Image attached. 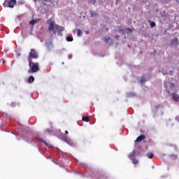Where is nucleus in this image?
Here are the masks:
<instances>
[{
	"label": "nucleus",
	"mask_w": 179,
	"mask_h": 179,
	"mask_svg": "<svg viewBox=\"0 0 179 179\" xmlns=\"http://www.w3.org/2000/svg\"><path fill=\"white\" fill-rule=\"evenodd\" d=\"M170 157H172L173 159H176L178 156L177 155L172 154L170 155Z\"/></svg>",
	"instance_id": "6ab92c4d"
},
{
	"label": "nucleus",
	"mask_w": 179,
	"mask_h": 179,
	"mask_svg": "<svg viewBox=\"0 0 179 179\" xmlns=\"http://www.w3.org/2000/svg\"><path fill=\"white\" fill-rule=\"evenodd\" d=\"M145 82H146V78H145V77H141V83L142 85H143V83H145Z\"/></svg>",
	"instance_id": "f3484780"
},
{
	"label": "nucleus",
	"mask_w": 179,
	"mask_h": 179,
	"mask_svg": "<svg viewBox=\"0 0 179 179\" xmlns=\"http://www.w3.org/2000/svg\"><path fill=\"white\" fill-rule=\"evenodd\" d=\"M127 30H128V31H129V33H132V31H134V29H131V28H127Z\"/></svg>",
	"instance_id": "412c9836"
},
{
	"label": "nucleus",
	"mask_w": 179,
	"mask_h": 179,
	"mask_svg": "<svg viewBox=\"0 0 179 179\" xmlns=\"http://www.w3.org/2000/svg\"><path fill=\"white\" fill-rule=\"evenodd\" d=\"M66 41H69V42L73 41V37H72V36H67Z\"/></svg>",
	"instance_id": "dca6fc26"
},
{
	"label": "nucleus",
	"mask_w": 179,
	"mask_h": 179,
	"mask_svg": "<svg viewBox=\"0 0 179 179\" xmlns=\"http://www.w3.org/2000/svg\"><path fill=\"white\" fill-rule=\"evenodd\" d=\"M38 58V53L34 49H31L29 56H28V62L33 61V59H37Z\"/></svg>",
	"instance_id": "f03ea898"
},
{
	"label": "nucleus",
	"mask_w": 179,
	"mask_h": 179,
	"mask_svg": "<svg viewBox=\"0 0 179 179\" xmlns=\"http://www.w3.org/2000/svg\"><path fill=\"white\" fill-rule=\"evenodd\" d=\"M37 23V21L36 20H32L29 22V24H31V26H34Z\"/></svg>",
	"instance_id": "f8f14e48"
},
{
	"label": "nucleus",
	"mask_w": 179,
	"mask_h": 179,
	"mask_svg": "<svg viewBox=\"0 0 179 179\" xmlns=\"http://www.w3.org/2000/svg\"><path fill=\"white\" fill-rule=\"evenodd\" d=\"M29 83H33L34 82V78L32 76H30L28 78Z\"/></svg>",
	"instance_id": "1a4fd4ad"
},
{
	"label": "nucleus",
	"mask_w": 179,
	"mask_h": 179,
	"mask_svg": "<svg viewBox=\"0 0 179 179\" xmlns=\"http://www.w3.org/2000/svg\"><path fill=\"white\" fill-rule=\"evenodd\" d=\"M147 157H148V159H153V156H155V155L152 152H148L146 155Z\"/></svg>",
	"instance_id": "9d476101"
},
{
	"label": "nucleus",
	"mask_w": 179,
	"mask_h": 179,
	"mask_svg": "<svg viewBox=\"0 0 179 179\" xmlns=\"http://www.w3.org/2000/svg\"><path fill=\"white\" fill-rule=\"evenodd\" d=\"M16 0H4V3H3V6L4 8H14L15 5H16Z\"/></svg>",
	"instance_id": "7ed1b4c3"
},
{
	"label": "nucleus",
	"mask_w": 179,
	"mask_h": 179,
	"mask_svg": "<svg viewBox=\"0 0 179 179\" xmlns=\"http://www.w3.org/2000/svg\"><path fill=\"white\" fill-rule=\"evenodd\" d=\"M40 141L42 142L43 143H45V145H46V146H48V148H52V145H48V143H47L44 139L43 138H40Z\"/></svg>",
	"instance_id": "6e6552de"
},
{
	"label": "nucleus",
	"mask_w": 179,
	"mask_h": 179,
	"mask_svg": "<svg viewBox=\"0 0 179 179\" xmlns=\"http://www.w3.org/2000/svg\"><path fill=\"white\" fill-rule=\"evenodd\" d=\"M136 157V152L135 150H134L129 155V158L130 159V160H134V159H135V157Z\"/></svg>",
	"instance_id": "423d86ee"
},
{
	"label": "nucleus",
	"mask_w": 179,
	"mask_h": 179,
	"mask_svg": "<svg viewBox=\"0 0 179 179\" xmlns=\"http://www.w3.org/2000/svg\"><path fill=\"white\" fill-rule=\"evenodd\" d=\"M64 132H65L66 135H68V134H69L68 130H66Z\"/></svg>",
	"instance_id": "a878e982"
},
{
	"label": "nucleus",
	"mask_w": 179,
	"mask_h": 179,
	"mask_svg": "<svg viewBox=\"0 0 179 179\" xmlns=\"http://www.w3.org/2000/svg\"><path fill=\"white\" fill-rule=\"evenodd\" d=\"M46 132H48V134L52 132V130L50 129H46Z\"/></svg>",
	"instance_id": "4be33fe9"
},
{
	"label": "nucleus",
	"mask_w": 179,
	"mask_h": 179,
	"mask_svg": "<svg viewBox=\"0 0 179 179\" xmlns=\"http://www.w3.org/2000/svg\"><path fill=\"white\" fill-rule=\"evenodd\" d=\"M173 99L174 100V101H179V96L177 94H173L172 95Z\"/></svg>",
	"instance_id": "0eeeda50"
},
{
	"label": "nucleus",
	"mask_w": 179,
	"mask_h": 179,
	"mask_svg": "<svg viewBox=\"0 0 179 179\" xmlns=\"http://www.w3.org/2000/svg\"><path fill=\"white\" fill-rule=\"evenodd\" d=\"M47 24H49V27H48V30L49 31H51L52 30H54V24H55V22L54 21L52 20V19H49L47 20L46 22Z\"/></svg>",
	"instance_id": "20e7f679"
},
{
	"label": "nucleus",
	"mask_w": 179,
	"mask_h": 179,
	"mask_svg": "<svg viewBox=\"0 0 179 179\" xmlns=\"http://www.w3.org/2000/svg\"><path fill=\"white\" fill-rule=\"evenodd\" d=\"M97 13H95L94 11L93 10H90V15L92 16V17H93V16H97Z\"/></svg>",
	"instance_id": "4468645a"
},
{
	"label": "nucleus",
	"mask_w": 179,
	"mask_h": 179,
	"mask_svg": "<svg viewBox=\"0 0 179 179\" xmlns=\"http://www.w3.org/2000/svg\"><path fill=\"white\" fill-rule=\"evenodd\" d=\"M77 31H78L77 36L78 37H80V36H82V34H83V33L82 32V30H80V29H78Z\"/></svg>",
	"instance_id": "2eb2a0df"
},
{
	"label": "nucleus",
	"mask_w": 179,
	"mask_h": 179,
	"mask_svg": "<svg viewBox=\"0 0 179 179\" xmlns=\"http://www.w3.org/2000/svg\"><path fill=\"white\" fill-rule=\"evenodd\" d=\"M177 3H179V0H177Z\"/></svg>",
	"instance_id": "bb28decb"
},
{
	"label": "nucleus",
	"mask_w": 179,
	"mask_h": 179,
	"mask_svg": "<svg viewBox=\"0 0 179 179\" xmlns=\"http://www.w3.org/2000/svg\"><path fill=\"white\" fill-rule=\"evenodd\" d=\"M72 57H73L72 55H69L68 56L69 59H72Z\"/></svg>",
	"instance_id": "b1692460"
},
{
	"label": "nucleus",
	"mask_w": 179,
	"mask_h": 179,
	"mask_svg": "<svg viewBox=\"0 0 179 179\" xmlns=\"http://www.w3.org/2000/svg\"><path fill=\"white\" fill-rule=\"evenodd\" d=\"M29 66L31 70H29V73L31 72V73H36V72H38L40 71V64L38 62H33V61L28 62Z\"/></svg>",
	"instance_id": "f257e3e1"
},
{
	"label": "nucleus",
	"mask_w": 179,
	"mask_h": 179,
	"mask_svg": "<svg viewBox=\"0 0 179 179\" xmlns=\"http://www.w3.org/2000/svg\"><path fill=\"white\" fill-rule=\"evenodd\" d=\"M103 41H105V43H108V41H110V37L105 38Z\"/></svg>",
	"instance_id": "aec40b11"
},
{
	"label": "nucleus",
	"mask_w": 179,
	"mask_h": 179,
	"mask_svg": "<svg viewBox=\"0 0 179 179\" xmlns=\"http://www.w3.org/2000/svg\"><path fill=\"white\" fill-rule=\"evenodd\" d=\"M151 27H156V23L155 22L149 21Z\"/></svg>",
	"instance_id": "ddd939ff"
},
{
	"label": "nucleus",
	"mask_w": 179,
	"mask_h": 179,
	"mask_svg": "<svg viewBox=\"0 0 179 179\" xmlns=\"http://www.w3.org/2000/svg\"><path fill=\"white\" fill-rule=\"evenodd\" d=\"M3 64H5V61L3 62Z\"/></svg>",
	"instance_id": "cd10ccee"
},
{
	"label": "nucleus",
	"mask_w": 179,
	"mask_h": 179,
	"mask_svg": "<svg viewBox=\"0 0 179 179\" xmlns=\"http://www.w3.org/2000/svg\"><path fill=\"white\" fill-rule=\"evenodd\" d=\"M115 38L116 40H118V39L120 38V36H119V35H115Z\"/></svg>",
	"instance_id": "5701e85b"
},
{
	"label": "nucleus",
	"mask_w": 179,
	"mask_h": 179,
	"mask_svg": "<svg viewBox=\"0 0 179 179\" xmlns=\"http://www.w3.org/2000/svg\"><path fill=\"white\" fill-rule=\"evenodd\" d=\"M82 120L85 122H89V116H84L82 117Z\"/></svg>",
	"instance_id": "9b49d317"
},
{
	"label": "nucleus",
	"mask_w": 179,
	"mask_h": 179,
	"mask_svg": "<svg viewBox=\"0 0 179 179\" xmlns=\"http://www.w3.org/2000/svg\"><path fill=\"white\" fill-rule=\"evenodd\" d=\"M145 139H146V136H145V135L143 134H141L136 138L135 142H141V141H143Z\"/></svg>",
	"instance_id": "39448f33"
},
{
	"label": "nucleus",
	"mask_w": 179,
	"mask_h": 179,
	"mask_svg": "<svg viewBox=\"0 0 179 179\" xmlns=\"http://www.w3.org/2000/svg\"><path fill=\"white\" fill-rule=\"evenodd\" d=\"M45 2H52V0H43Z\"/></svg>",
	"instance_id": "393cba45"
},
{
	"label": "nucleus",
	"mask_w": 179,
	"mask_h": 179,
	"mask_svg": "<svg viewBox=\"0 0 179 179\" xmlns=\"http://www.w3.org/2000/svg\"><path fill=\"white\" fill-rule=\"evenodd\" d=\"M131 161H132L133 164H138V163H139V161H138V159H136L135 158L134 159H131Z\"/></svg>",
	"instance_id": "a211bd4d"
}]
</instances>
